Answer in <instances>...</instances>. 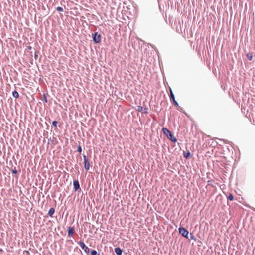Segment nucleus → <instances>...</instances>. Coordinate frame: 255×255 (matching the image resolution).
Masks as SVG:
<instances>
[{
  "mask_svg": "<svg viewBox=\"0 0 255 255\" xmlns=\"http://www.w3.org/2000/svg\"><path fill=\"white\" fill-rule=\"evenodd\" d=\"M143 112L144 113H147V108H144Z\"/></svg>",
  "mask_w": 255,
  "mask_h": 255,
  "instance_id": "23",
  "label": "nucleus"
},
{
  "mask_svg": "<svg viewBox=\"0 0 255 255\" xmlns=\"http://www.w3.org/2000/svg\"><path fill=\"white\" fill-rule=\"evenodd\" d=\"M84 168L86 170L88 171L90 169V163L88 162V159L85 155H83Z\"/></svg>",
  "mask_w": 255,
  "mask_h": 255,
  "instance_id": "5",
  "label": "nucleus"
},
{
  "mask_svg": "<svg viewBox=\"0 0 255 255\" xmlns=\"http://www.w3.org/2000/svg\"><path fill=\"white\" fill-rule=\"evenodd\" d=\"M57 123H57V121H53V122H52V125H53V126H55V127H56V126H57Z\"/></svg>",
  "mask_w": 255,
  "mask_h": 255,
  "instance_id": "21",
  "label": "nucleus"
},
{
  "mask_svg": "<svg viewBox=\"0 0 255 255\" xmlns=\"http://www.w3.org/2000/svg\"><path fill=\"white\" fill-rule=\"evenodd\" d=\"M179 232L180 234H181L183 237L188 238V235L189 234V232L186 230L185 228L183 227H181L179 228Z\"/></svg>",
  "mask_w": 255,
  "mask_h": 255,
  "instance_id": "4",
  "label": "nucleus"
},
{
  "mask_svg": "<svg viewBox=\"0 0 255 255\" xmlns=\"http://www.w3.org/2000/svg\"><path fill=\"white\" fill-rule=\"evenodd\" d=\"M91 255H100V254L99 253H98L97 251H96L95 250H92L91 251Z\"/></svg>",
  "mask_w": 255,
  "mask_h": 255,
  "instance_id": "13",
  "label": "nucleus"
},
{
  "mask_svg": "<svg viewBox=\"0 0 255 255\" xmlns=\"http://www.w3.org/2000/svg\"><path fill=\"white\" fill-rule=\"evenodd\" d=\"M192 240L194 239V237L193 236H192Z\"/></svg>",
  "mask_w": 255,
  "mask_h": 255,
  "instance_id": "26",
  "label": "nucleus"
},
{
  "mask_svg": "<svg viewBox=\"0 0 255 255\" xmlns=\"http://www.w3.org/2000/svg\"><path fill=\"white\" fill-rule=\"evenodd\" d=\"M246 56L249 60H250V61L252 60V59L253 58V55L251 53H247Z\"/></svg>",
  "mask_w": 255,
  "mask_h": 255,
  "instance_id": "12",
  "label": "nucleus"
},
{
  "mask_svg": "<svg viewBox=\"0 0 255 255\" xmlns=\"http://www.w3.org/2000/svg\"><path fill=\"white\" fill-rule=\"evenodd\" d=\"M56 10L58 11H59V12H63V9L62 7H60V6H58L56 8Z\"/></svg>",
  "mask_w": 255,
  "mask_h": 255,
  "instance_id": "18",
  "label": "nucleus"
},
{
  "mask_svg": "<svg viewBox=\"0 0 255 255\" xmlns=\"http://www.w3.org/2000/svg\"><path fill=\"white\" fill-rule=\"evenodd\" d=\"M12 96L15 98H18L19 96L18 93L16 91H14L12 92Z\"/></svg>",
  "mask_w": 255,
  "mask_h": 255,
  "instance_id": "11",
  "label": "nucleus"
},
{
  "mask_svg": "<svg viewBox=\"0 0 255 255\" xmlns=\"http://www.w3.org/2000/svg\"><path fill=\"white\" fill-rule=\"evenodd\" d=\"M142 109H143V107H140V110H139V111H142Z\"/></svg>",
  "mask_w": 255,
  "mask_h": 255,
  "instance_id": "24",
  "label": "nucleus"
},
{
  "mask_svg": "<svg viewBox=\"0 0 255 255\" xmlns=\"http://www.w3.org/2000/svg\"><path fill=\"white\" fill-rule=\"evenodd\" d=\"M74 227H69L68 229V236L70 237V236H72V234L74 233Z\"/></svg>",
  "mask_w": 255,
  "mask_h": 255,
  "instance_id": "7",
  "label": "nucleus"
},
{
  "mask_svg": "<svg viewBox=\"0 0 255 255\" xmlns=\"http://www.w3.org/2000/svg\"><path fill=\"white\" fill-rule=\"evenodd\" d=\"M73 186H74V189L75 191H77L79 189H80L79 183V181L78 180H74Z\"/></svg>",
  "mask_w": 255,
  "mask_h": 255,
  "instance_id": "6",
  "label": "nucleus"
},
{
  "mask_svg": "<svg viewBox=\"0 0 255 255\" xmlns=\"http://www.w3.org/2000/svg\"><path fill=\"white\" fill-rule=\"evenodd\" d=\"M81 248L84 251L86 254H89L90 252L89 248L85 245L83 242L80 241L78 243Z\"/></svg>",
  "mask_w": 255,
  "mask_h": 255,
  "instance_id": "3",
  "label": "nucleus"
},
{
  "mask_svg": "<svg viewBox=\"0 0 255 255\" xmlns=\"http://www.w3.org/2000/svg\"><path fill=\"white\" fill-rule=\"evenodd\" d=\"M12 173L13 174H16L17 173V171L15 168H14V169L12 170Z\"/></svg>",
  "mask_w": 255,
  "mask_h": 255,
  "instance_id": "20",
  "label": "nucleus"
},
{
  "mask_svg": "<svg viewBox=\"0 0 255 255\" xmlns=\"http://www.w3.org/2000/svg\"><path fill=\"white\" fill-rule=\"evenodd\" d=\"M26 253H27V254H29V252L28 251H26Z\"/></svg>",
  "mask_w": 255,
  "mask_h": 255,
  "instance_id": "25",
  "label": "nucleus"
},
{
  "mask_svg": "<svg viewBox=\"0 0 255 255\" xmlns=\"http://www.w3.org/2000/svg\"><path fill=\"white\" fill-rule=\"evenodd\" d=\"M55 212V209L53 208H51L48 213V215L50 217H53V215Z\"/></svg>",
  "mask_w": 255,
  "mask_h": 255,
  "instance_id": "9",
  "label": "nucleus"
},
{
  "mask_svg": "<svg viewBox=\"0 0 255 255\" xmlns=\"http://www.w3.org/2000/svg\"><path fill=\"white\" fill-rule=\"evenodd\" d=\"M93 40L95 43H99L101 41V36L98 32L93 34Z\"/></svg>",
  "mask_w": 255,
  "mask_h": 255,
  "instance_id": "2",
  "label": "nucleus"
},
{
  "mask_svg": "<svg viewBox=\"0 0 255 255\" xmlns=\"http://www.w3.org/2000/svg\"><path fill=\"white\" fill-rule=\"evenodd\" d=\"M115 252L117 255H122L123 250L119 247L115 249Z\"/></svg>",
  "mask_w": 255,
  "mask_h": 255,
  "instance_id": "8",
  "label": "nucleus"
},
{
  "mask_svg": "<svg viewBox=\"0 0 255 255\" xmlns=\"http://www.w3.org/2000/svg\"><path fill=\"white\" fill-rule=\"evenodd\" d=\"M227 199L228 200H230V201H233L234 199V197L232 194L230 193L228 196L227 197Z\"/></svg>",
  "mask_w": 255,
  "mask_h": 255,
  "instance_id": "15",
  "label": "nucleus"
},
{
  "mask_svg": "<svg viewBox=\"0 0 255 255\" xmlns=\"http://www.w3.org/2000/svg\"><path fill=\"white\" fill-rule=\"evenodd\" d=\"M186 31L187 32V38H189V37L188 36L189 34L190 36H191V27H189V26H188L186 29Z\"/></svg>",
  "mask_w": 255,
  "mask_h": 255,
  "instance_id": "10",
  "label": "nucleus"
},
{
  "mask_svg": "<svg viewBox=\"0 0 255 255\" xmlns=\"http://www.w3.org/2000/svg\"><path fill=\"white\" fill-rule=\"evenodd\" d=\"M190 155V153L189 151H187V152L184 153V157L186 158H187L189 157Z\"/></svg>",
  "mask_w": 255,
  "mask_h": 255,
  "instance_id": "16",
  "label": "nucleus"
},
{
  "mask_svg": "<svg viewBox=\"0 0 255 255\" xmlns=\"http://www.w3.org/2000/svg\"><path fill=\"white\" fill-rule=\"evenodd\" d=\"M77 151L79 153H81L82 152V148H81V146L79 145L78 146V147H77Z\"/></svg>",
  "mask_w": 255,
  "mask_h": 255,
  "instance_id": "17",
  "label": "nucleus"
},
{
  "mask_svg": "<svg viewBox=\"0 0 255 255\" xmlns=\"http://www.w3.org/2000/svg\"><path fill=\"white\" fill-rule=\"evenodd\" d=\"M170 99L171 100H173L174 99H175V97H174V95L171 90V89L170 88Z\"/></svg>",
  "mask_w": 255,
  "mask_h": 255,
  "instance_id": "14",
  "label": "nucleus"
},
{
  "mask_svg": "<svg viewBox=\"0 0 255 255\" xmlns=\"http://www.w3.org/2000/svg\"><path fill=\"white\" fill-rule=\"evenodd\" d=\"M43 98H44V101H45L46 103H47V98H46V96H45V95H44V97H43Z\"/></svg>",
  "mask_w": 255,
  "mask_h": 255,
  "instance_id": "22",
  "label": "nucleus"
},
{
  "mask_svg": "<svg viewBox=\"0 0 255 255\" xmlns=\"http://www.w3.org/2000/svg\"><path fill=\"white\" fill-rule=\"evenodd\" d=\"M172 101H173V103L174 105H175V106H178V103L176 101L175 99H174L173 100H172Z\"/></svg>",
  "mask_w": 255,
  "mask_h": 255,
  "instance_id": "19",
  "label": "nucleus"
},
{
  "mask_svg": "<svg viewBox=\"0 0 255 255\" xmlns=\"http://www.w3.org/2000/svg\"><path fill=\"white\" fill-rule=\"evenodd\" d=\"M162 131L164 134L167 137V138L172 141V142L175 143L177 142L176 138L174 136V135L171 133L170 130H169L167 128H162Z\"/></svg>",
  "mask_w": 255,
  "mask_h": 255,
  "instance_id": "1",
  "label": "nucleus"
}]
</instances>
